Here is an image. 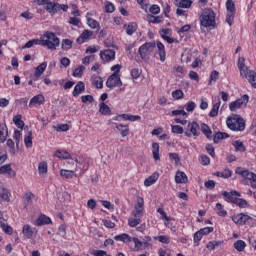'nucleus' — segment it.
Instances as JSON below:
<instances>
[{"label": "nucleus", "instance_id": "obj_38", "mask_svg": "<svg viewBox=\"0 0 256 256\" xmlns=\"http://www.w3.org/2000/svg\"><path fill=\"white\" fill-rule=\"evenodd\" d=\"M245 247H247V244L243 240H238L234 243V249H236V251H239V253L245 251Z\"/></svg>", "mask_w": 256, "mask_h": 256}, {"label": "nucleus", "instance_id": "obj_47", "mask_svg": "<svg viewBox=\"0 0 256 256\" xmlns=\"http://www.w3.org/2000/svg\"><path fill=\"white\" fill-rule=\"evenodd\" d=\"M129 227H137V225H141V218L132 217L128 219Z\"/></svg>", "mask_w": 256, "mask_h": 256}, {"label": "nucleus", "instance_id": "obj_11", "mask_svg": "<svg viewBox=\"0 0 256 256\" xmlns=\"http://www.w3.org/2000/svg\"><path fill=\"white\" fill-rule=\"evenodd\" d=\"M123 82L121 81V77L117 75L116 73H113L110 75L106 81V87L109 89H113V87H122Z\"/></svg>", "mask_w": 256, "mask_h": 256}, {"label": "nucleus", "instance_id": "obj_9", "mask_svg": "<svg viewBox=\"0 0 256 256\" xmlns=\"http://www.w3.org/2000/svg\"><path fill=\"white\" fill-rule=\"evenodd\" d=\"M145 201L142 197H137V205L134 207V211H132V217H138L141 219L143 217V213H145Z\"/></svg>", "mask_w": 256, "mask_h": 256}, {"label": "nucleus", "instance_id": "obj_64", "mask_svg": "<svg viewBox=\"0 0 256 256\" xmlns=\"http://www.w3.org/2000/svg\"><path fill=\"white\" fill-rule=\"evenodd\" d=\"M172 133H177L178 135H181V134H183V128L179 125H173Z\"/></svg>", "mask_w": 256, "mask_h": 256}, {"label": "nucleus", "instance_id": "obj_17", "mask_svg": "<svg viewBox=\"0 0 256 256\" xmlns=\"http://www.w3.org/2000/svg\"><path fill=\"white\" fill-rule=\"evenodd\" d=\"M46 69H47V62H43L39 66H37L34 72V81H38L41 78V75L45 73Z\"/></svg>", "mask_w": 256, "mask_h": 256}, {"label": "nucleus", "instance_id": "obj_29", "mask_svg": "<svg viewBox=\"0 0 256 256\" xmlns=\"http://www.w3.org/2000/svg\"><path fill=\"white\" fill-rule=\"evenodd\" d=\"M156 47L158 50L160 61H162V63H164V61L166 59L165 45H163V43H161V42H157Z\"/></svg>", "mask_w": 256, "mask_h": 256}, {"label": "nucleus", "instance_id": "obj_24", "mask_svg": "<svg viewBox=\"0 0 256 256\" xmlns=\"http://www.w3.org/2000/svg\"><path fill=\"white\" fill-rule=\"evenodd\" d=\"M157 179H159V173L155 172L150 177L145 179V187H151V185H155V183H157Z\"/></svg>", "mask_w": 256, "mask_h": 256}, {"label": "nucleus", "instance_id": "obj_26", "mask_svg": "<svg viewBox=\"0 0 256 256\" xmlns=\"http://www.w3.org/2000/svg\"><path fill=\"white\" fill-rule=\"evenodd\" d=\"M49 224H51V218H49L48 216H45L44 214L40 215L35 223L37 227H41L43 225H49Z\"/></svg>", "mask_w": 256, "mask_h": 256}, {"label": "nucleus", "instance_id": "obj_57", "mask_svg": "<svg viewBox=\"0 0 256 256\" xmlns=\"http://www.w3.org/2000/svg\"><path fill=\"white\" fill-rule=\"evenodd\" d=\"M6 145L7 147H9V152L12 155H15V142L13 141V139H8Z\"/></svg>", "mask_w": 256, "mask_h": 256}, {"label": "nucleus", "instance_id": "obj_32", "mask_svg": "<svg viewBox=\"0 0 256 256\" xmlns=\"http://www.w3.org/2000/svg\"><path fill=\"white\" fill-rule=\"evenodd\" d=\"M99 113H101V115H111V108H109L105 102H101L99 104Z\"/></svg>", "mask_w": 256, "mask_h": 256}, {"label": "nucleus", "instance_id": "obj_3", "mask_svg": "<svg viewBox=\"0 0 256 256\" xmlns=\"http://www.w3.org/2000/svg\"><path fill=\"white\" fill-rule=\"evenodd\" d=\"M215 11L211 8H206L203 10L202 15L200 16V25L206 29L209 27H215Z\"/></svg>", "mask_w": 256, "mask_h": 256}, {"label": "nucleus", "instance_id": "obj_40", "mask_svg": "<svg viewBox=\"0 0 256 256\" xmlns=\"http://www.w3.org/2000/svg\"><path fill=\"white\" fill-rule=\"evenodd\" d=\"M201 131H202V133L205 134L207 139H211V135H213V131H211V128H209V125L202 124L201 125Z\"/></svg>", "mask_w": 256, "mask_h": 256}, {"label": "nucleus", "instance_id": "obj_21", "mask_svg": "<svg viewBox=\"0 0 256 256\" xmlns=\"http://www.w3.org/2000/svg\"><path fill=\"white\" fill-rule=\"evenodd\" d=\"M174 3L180 9H189L193 5L192 0H175Z\"/></svg>", "mask_w": 256, "mask_h": 256}, {"label": "nucleus", "instance_id": "obj_22", "mask_svg": "<svg viewBox=\"0 0 256 256\" xmlns=\"http://www.w3.org/2000/svg\"><path fill=\"white\" fill-rule=\"evenodd\" d=\"M44 103L45 96H43L42 94H38L30 100L29 107H31L32 105H43Z\"/></svg>", "mask_w": 256, "mask_h": 256}, {"label": "nucleus", "instance_id": "obj_63", "mask_svg": "<svg viewBox=\"0 0 256 256\" xmlns=\"http://www.w3.org/2000/svg\"><path fill=\"white\" fill-rule=\"evenodd\" d=\"M200 163L201 165H209V163H211V160L207 157V155H201Z\"/></svg>", "mask_w": 256, "mask_h": 256}, {"label": "nucleus", "instance_id": "obj_8", "mask_svg": "<svg viewBox=\"0 0 256 256\" xmlns=\"http://www.w3.org/2000/svg\"><path fill=\"white\" fill-rule=\"evenodd\" d=\"M226 9V22L231 27V25H233V21L235 20V2H233V0H227Z\"/></svg>", "mask_w": 256, "mask_h": 256}, {"label": "nucleus", "instance_id": "obj_61", "mask_svg": "<svg viewBox=\"0 0 256 256\" xmlns=\"http://www.w3.org/2000/svg\"><path fill=\"white\" fill-rule=\"evenodd\" d=\"M236 151H245V146L243 145V142L237 140L233 143Z\"/></svg>", "mask_w": 256, "mask_h": 256}, {"label": "nucleus", "instance_id": "obj_34", "mask_svg": "<svg viewBox=\"0 0 256 256\" xmlns=\"http://www.w3.org/2000/svg\"><path fill=\"white\" fill-rule=\"evenodd\" d=\"M152 149H153L152 151L153 159L155 161H159L161 159V157L159 156V143L154 142L152 144Z\"/></svg>", "mask_w": 256, "mask_h": 256}, {"label": "nucleus", "instance_id": "obj_27", "mask_svg": "<svg viewBox=\"0 0 256 256\" xmlns=\"http://www.w3.org/2000/svg\"><path fill=\"white\" fill-rule=\"evenodd\" d=\"M85 91V83L83 81L78 82V84L74 87L72 92L73 97H78Z\"/></svg>", "mask_w": 256, "mask_h": 256}, {"label": "nucleus", "instance_id": "obj_15", "mask_svg": "<svg viewBox=\"0 0 256 256\" xmlns=\"http://www.w3.org/2000/svg\"><path fill=\"white\" fill-rule=\"evenodd\" d=\"M251 219H253L251 216L243 213L232 217V221H234L236 225H245V223H247V221H251Z\"/></svg>", "mask_w": 256, "mask_h": 256}, {"label": "nucleus", "instance_id": "obj_46", "mask_svg": "<svg viewBox=\"0 0 256 256\" xmlns=\"http://www.w3.org/2000/svg\"><path fill=\"white\" fill-rule=\"evenodd\" d=\"M0 227L4 233H7V235H11L13 233V228L3 221H0Z\"/></svg>", "mask_w": 256, "mask_h": 256}, {"label": "nucleus", "instance_id": "obj_43", "mask_svg": "<svg viewBox=\"0 0 256 256\" xmlns=\"http://www.w3.org/2000/svg\"><path fill=\"white\" fill-rule=\"evenodd\" d=\"M155 241H159L160 243H164L165 245H169L171 243V238L167 235H160L154 237Z\"/></svg>", "mask_w": 256, "mask_h": 256}, {"label": "nucleus", "instance_id": "obj_7", "mask_svg": "<svg viewBox=\"0 0 256 256\" xmlns=\"http://www.w3.org/2000/svg\"><path fill=\"white\" fill-rule=\"evenodd\" d=\"M249 103V96L247 94L243 95L241 98L233 101L229 104V109L232 112L237 111L238 109H243V107H247Z\"/></svg>", "mask_w": 256, "mask_h": 256}, {"label": "nucleus", "instance_id": "obj_18", "mask_svg": "<svg viewBox=\"0 0 256 256\" xmlns=\"http://www.w3.org/2000/svg\"><path fill=\"white\" fill-rule=\"evenodd\" d=\"M44 9L47 11V13L55 15V13L59 12V3L51 2V0H48Z\"/></svg>", "mask_w": 256, "mask_h": 256}, {"label": "nucleus", "instance_id": "obj_58", "mask_svg": "<svg viewBox=\"0 0 256 256\" xmlns=\"http://www.w3.org/2000/svg\"><path fill=\"white\" fill-rule=\"evenodd\" d=\"M185 94L183 93V90L178 89L172 92L173 99H183Z\"/></svg>", "mask_w": 256, "mask_h": 256}, {"label": "nucleus", "instance_id": "obj_19", "mask_svg": "<svg viewBox=\"0 0 256 256\" xmlns=\"http://www.w3.org/2000/svg\"><path fill=\"white\" fill-rule=\"evenodd\" d=\"M0 175H8V177H15V172L11 168V164H5L0 167Z\"/></svg>", "mask_w": 256, "mask_h": 256}, {"label": "nucleus", "instance_id": "obj_16", "mask_svg": "<svg viewBox=\"0 0 256 256\" xmlns=\"http://www.w3.org/2000/svg\"><path fill=\"white\" fill-rule=\"evenodd\" d=\"M22 233H23L24 237H26V239H31V237H33V235L37 234V228H33V227H31V225L26 224L22 228Z\"/></svg>", "mask_w": 256, "mask_h": 256}, {"label": "nucleus", "instance_id": "obj_12", "mask_svg": "<svg viewBox=\"0 0 256 256\" xmlns=\"http://www.w3.org/2000/svg\"><path fill=\"white\" fill-rule=\"evenodd\" d=\"M100 58L102 61H105V63H111V61H115V50L106 49L100 51Z\"/></svg>", "mask_w": 256, "mask_h": 256}, {"label": "nucleus", "instance_id": "obj_5", "mask_svg": "<svg viewBox=\"0 0 256 256\" xmlns=\"http://www.w3.org/2000/svg\"><path fill=\"white\" fill-rule=\"evenodd\" d=\"M89 169V165H83L81 170L79 171V168H75V170H67V169H62L60 170V176L62 179H73V177H81L85 171ZM79 171V173H77Z\"/></svg>", "mask_w": 256, "mask_h": 256}, {"label": "nucleus", "instance_id": "obj_1", "mask_svg": "<svg viewBox=\"0 0 256 256\" xmlns=\"http://www.w3.org/2000/svg\"><path fill=\"white\" fill-rule=\"evenodd\" d=\"M238 69L241 77H244L249 83L256 89V73L253 70H249V67L245 65V58L240 57L238 59Z\"/></svg>", "mask_w": 256, "mask_h": 256}, {"label": "nucleus", "instance_id": "obj_60", "mask_svg": "<svg viewBox=\"0 0 256 256\" xmlns=\"http://www.w3.org/2000/svg\"><path fill=\"white\" fill-rule=\"evenodd\" d=\"M195 107H197V104H195V102L193 101H189L186 105H185V109L188 112H193L195 111Z\"/></svg>", "mask_w": 256, "mask_h": 256}, {"label": "nucleus", "instance_id": "obj_31", "mask_svg": "<svg viewBox=\"0 0 256 256\" xmlns=\"http://www.w3.org/2000/svg\"><path fill=\"white\" fill-rule=\"evenodd\" d=\"M54 157H57L58 159H71V154H69L67 150H57L54 153Z\"/></svg>", "mask_w": 256, "mask_h": 256}, {"label": "nucleus", "instance_id": "obj_6", "mask_svg": "<svg viewBox=\"0 0 256 256\" xmlns=\"http://www.w3.org/2000/svg\"><path fill=\"white\" fill-rule=\"evenodd\" d=\"M157 49V44L155 42H147L144 45L140 46L139 48V54L141 59H144L147 61L149 59V56L153 51Z\"/></svg>", "mask_w": 256, "mask_h": 256}, {"label": "nucleus", "instance_id": "obj_55", "mask_svg": "<svg viewBox=\"0 0 256 256\" xmlns=\"http://www.w3.org/2000/svg\"><path fill=\"white\" fill-rule=\"evenodd\" d=\"M24 199H25L27 205H31V203H33V199H35V194H33L31 192H26Z\"/></svg>", "mask_w": 256, "mask_h": 256}, {"label": "nucleus", "instance_id": "obj_25", "mask_svg": "<svg viewBox=\"0 0 256 256\" xmlns=\"http://www.w3.org/2000/svg\"><path fill=\"white\" fill-rule=\"evenodd\" d=\"M189 179L187 178V174L185 172L178 171L175 175V182L178 184L187 183Z\"/></svg>", "mask_w": 256, "mask_h": 256}, {"label": "nucleus", "instance_id": "obj_53", "mask_svg": "<svg viewBox=\"0 0 256 256\" xmlns=\"http://www.w3.org/2000/svg\"><path fill=\"white\" fill-rule=\"evenodd\" d=\"M223 242L221 241H210L206 247L207 249H209L210 251H214V249H217V247H219V245H222Z\"/></svg>", "mask_w": 256, "mask_h": 256}, {"label": "nucleus", "instance_id": "obj_39", "mask_svg": "<svg viewBox=\"0 0 256 256\" xmlns=\"http://www.w3.org/2000/svg\"><path fill=\"white\" fill-rule=\"evenodd\" d=\"M9 190L4 187H0V201H9Z\"/></svg>", "mask_w": 256, "mask_h": 256}, {"label": "nucleus", "instance_id": "obj_23", "mask_svg": "<svg viewBox=\"0 0 256 256\" xmlns=\"http://www.w3.org/2000/svg\"><path fill=\"white\" fill-rule=\"evenodd\" d=\"M8 135L9 131L7 129V125L0 124V143H5V141H7Z\"/></svg>", "mask_w": 256, "mask_h": 256}, {"label": "nucleus", "instance_id": "obj_41", "mask_svg": "<svg viewBox=\"0 0 256 256\" xmlns=\"http://www.w3.org/2000/svg\"><path fill=\"white\" fill-rule=\"evenodd\" d=\"M21 119V115H16L13 118V122L15 123L16 127H18V129H23V127H25V122H23V120Z\"/></svg>", "mask_w": 256, "mask_h": 256}, {"label": "nucleus", "instance_id": "obj_2", "mask_svg": "<svg viewBox=\"0 0 256 256\" xmlns=\"http://www.w3.org/2000/svg\"><path fill=\"white\" fill-rule=\"evenodd\" d=\"M226 125L231 131H245V119L239 114H232L226 119Z\"/></svg>", "mask_w": 256, "mask_h": 256}, {"label": "nucleus", "instance_id": "obj_35", "mask_svg": "<svg viewBox=\"0 0 256 256\" xmlns=\"http://www.w3.org/2000/svg\"><path fill=\"white\" fill-rule=\"evenodd\" d=\"M229 134L225 132H218L214 135L213 142L219 143V141H222V139H228Z\"/></svg>", "mask_w": 256, "mask_h": 256}, {"label": "nucleus", "instance_id": "obj_28", "mask_svg": "<svg viewBox=\"0 0 256 256\" xmlns=\"http://www.w3.org/2000/svg\"><path fill=\"white\" fill-rule=\"evenodd\" d=\"M115 127L118 129L122 137H127V135H129V125L115 123Z\"/></svg>", "mask_w": 256, "mask_h": 256}, {"label": "nucleus", "instance_id": "obj_56", "mask_svg": "<svg viewBox=\"0 0 256 256\" xmlns=\"http://www.w3.org/2000/svg\"><path fill=\"white\" fill-rule=\"evenodd\" d=\"M83 71H85V66H78L73 72V77H81V75H83Z\"/></svg>", "mask_w": 256, "mask_h": 256}, {"label": "nucleus", "instance_id": "obj_37", "mask_svg": "<svg viewBox=\"0 0 256 256\" xmlns=\"http://www.w3.org/2000/svg\"><path fill=\"white\" fill-rule=\"evenodd\" d=\"M24 143L27 149H31V147H33V132H28V136L24 138Z\"/></svg>", "mask_w": 256, "mask_h": 256}, {"label": "nucleus", "instance_id": "obj_59", "mask_svg": "<svg viewBox=\"0 0 256 256\" xmlns=\"http://www.w3.org/2000/svg\"><path fill=\"white\" fill-rule=\"evenodd\" d=\"M94 85L96 89H103V78L97 76L94 78Z\"/></svg>", "mask_w": 256, "mask_h": 256}, {"label": "nucleus", "instance_id": "obj_4", "mask_svg": "<svg viewBox=\"0 0 256 256\" xmlns=\"http://www.w3.org/2000/svg\"><path fill=\"white\" fill-rule=\"evenodd\" d=\"M45 40H40L42 47H47L52 51H55L59 47V38L53 32H46L44 34Z\"/></svg>", "mask_w": 256, "mask_h": 256}, {"label": "nucleus", "instance_id": "obj_42", "mask_svg": "<svg viewBox=\"0 0 256 256\" xmlns=\"http://www.w3.org/2000/svg\"><path fill=\"white\" fill-rule=\"evenodd\" d=\"M152 238L151 236H145L142 239V249H150L153 244H151Z\"/></svg>", "mask_w": 256, "mask_h": 256}, {"label": "nucleus", "instance_id": "obj_45", "mask_svg": "<svg viewBox=\"0 0 256 256\" xmlns=\"http://www.w3.org/2000/svg\"><path fill=\"white\" fill-rule=\"evenodd\" d=\"M33 45H41V40H39V39H32V40H29V41L22 47V49H31V47H33Z\"/></svg>", "mask_w": 256, "mask_h": 256}, {"label": "nucleus", "instance_id": "obj_36", "mask_svg": "<svg viewBox=\"0 0 256 256\" xmlns=\"http://www.w3.org/2000/svg\"><path fill=\"white\" fill-rule=\"evenodd\" d=\"M221 107V101L215 103L209 112V117H217L219 115V108Z\"/></svg>", "mask_w": 256, "mask_h": 256}, {"label": "nucleus", "instance_id": "obj_54", "mask_svg": "<svg viewBox=\"0 0 256 256\" xmlns=\"http://www.w3.org/2000/svg\"><path fill=\"white\" fill-rule=\"evenodd\" d=\"M87 25L91 29H97L99 27V22L97 20L87 17Z\"/></svg>", "mask_w": 256, "mask_h": 256}, {"label": "nucleus", "instance_id": "obj_52", "mask_svg": "<svg viewBox=\"0 0 256 256\" xmlns=\"http://www.w3.org/2000/svg\"><path fill=\"white\" fill-rule=\"evenodd\" d=\"M38 171L40 175L47 174V162L43 161L38 164Z\"/></svg>", "mask_w": 256, "mask_h": 256}, {"label": "nucleus", "instance_id": "obj_48", "mask_svg": "<svg viewBox=\"0 0 256 256\" xmlns=\"http://www.w3.org/2000/svg\"><path fill=\"white\" fill-rule=\"evenodd\" d=\"M215 175L216 177H222V179H229V177L232 175V172L229 169H225L222 172H217Z\"/></svg>", "mask_w": 256, "mask_h": 256}, {"label": "nucleus", "instance_id": "obj_10", "mask_svg": "<svg viewBox=\"0 0 256 256\" xmlns=\"http://www.w3.org/2000/svg\"><path fill=\"white\" fill-rule=\"evenodd\" d=\"M184 135H186V137H191L192 135L193 137H199V124L197 122H189L184 131Z\"/></svg>", "mask_w": 256, "mask_h": 256}, {"label": "nucleus", "instance_id": "obj_50", "mask_svg": "<svg viewBox=\"0 0 256 256\" xmlns=\"http://www.w3.org/2000/svg\"><path fill=\"white\" fill-rule=\"evenodd\" d=\"M71 47H73V41L72 40H69V39L62 40V49L64 51H69V49H71Z\"/></svg>", "mask_w": 256, "mask_h": 256}, {"label": "nucleus", "instance_id": "obj_49", "mask_svg": "<svg viewBox=\"0 0 256 256\" xmlns=\"http://www.w3.org/2000/svg\"><path fill=\"white\" fill-rule=\"evenodd\" d=\"M131 241H133L134 245H135V249L136 251H141V249H143V243L141 240H139V238L137 237H131Z\"/></svg>", "mask_w": 256, "mask_h": 256}, {"label": "nucleus", "instance_id": "obj_44", "mask_svg": "<svg viewBox=\"0 0 256 256\" xmlns=\"http://www.w3.org/2000/svg\"><path fill=\"white\" fill-rule=\"evenodd\" d=\"M124 28H126L127 35H133V33H135V31H137V24L130 23L128 26L124 25Z\"/></svg>", "mask_w": 256, "mask_h": 256}, {"label": "nucleus", "instance_id": "obj_14", "mask_svg": "<svg viewBox=\"0 0 256 256\" xmlns=\"http://www.w3.org/2000/svg\"><path fill=\"white\" fill-rule=\"evenodd\" d=\"M237 175H241L244 179H248L249 181L256 182V174L253 172H249V170H244L241 167L236 168Z\"/></svg>", "mask_w": 256, "mask_h": 256}, {"label": "nucleus", "instance_id": "obj_13", "mask_svg": "<svg viewBox=\"0 0 256 256\" xmlns=\"http://www.w3.org/2000/svg\"><path fill=\"white\" fill-rule=\"evenodd\" d=\"M223 197L226 198V201L228 203H236V201L239 199V197H241V194L235 190L231 191V192H227V191H222L221 192Z\"/></svg>", "mask_w": 256, "mask_h": 256}, {"label": "nucleus", "instance_id": "obj_30", "mask_svg": "<svg viewBox=\"0 0 256 256\" xmlns=\"http://www.w3.org/2000/svg\"><path fill=\"white\" fill-rule=\"evenodd\" d=\"M115 241H121L122 243H131V236L129 234H119L114 236Z\"/></svg>", "mask_w": 256, "mask_h": 256}, {"label": "nucleus", "instance_id": "obj_20", "mask_svg": "<svg viewBox=\"0 0 256 256\" xmlns=\"http://www.w3.org/2000/svg\"><path fill=\"white\" fill-rule=\"evenodd\" d=\"M93 35L92 31L89 30H84L83 33L77 38V43L79 45H83V43H85V41L89 40V37H91Z\"/></svg>", "mask_w": 256, "mask_h": 256}, {"label": "nucleus", "instance_id": "obj_33", "mask_svg": "<svg viewBox=\"0 0 256 256\" xmlns=\"http://www.w3.org/2000/svg\"><path fill=\"white\" fill-rule=\"evenodd\" d=\"M120 117L124 119V121H141V116L139 115H131V114H121Z\"/></svg>", "mask_w": 256, "mask_h": 256}, {"label": "nucleus", "instance_id": "obj_62", "mask_svg": "<svg viewBox=\"0 0 256 256\" xmlns=\"http://www.w3.org/2000/svg\"><path fill=\"white\" fill-rule=\"evenodd\" d=\"M82 103H93L95 99L91 95H84L81 97Z\"/></svg>", "mask_w": 256, "mask_h": 256}, {"label": "nucleus", "instance_id": "obj_51", "mask_svg": "<svg viewBox=\"0 0 256 256\" xmlns=\"http://www.w3.org/2000/svg\"><path fill=\"white\" fill-rule=\"evenodd\" d=\"M148 21H149V23L159 24V23H162L163 17L162 16L149 15L148 16Z\"/></svg>", "mask_w": 256, "mask_h": 256}]
</instances>
